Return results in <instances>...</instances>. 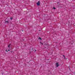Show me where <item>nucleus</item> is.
I'll use <instances>...</instances> for the list:
<instances>
[{
    "label": "nucleus",
    "instance_id": "f257e3e1",
    "mask_svg": "<svg viewBox=\"0 0 75 75\" xmlns=\"http://www.w3.org/2000/svg\"><path fill=\"white\" fill-rule=\"evenodd\" d=\"M37 6H40V2L38 1V2L37 3Z\"/></svg>",
    "mask_w": 75,
    "mask_h": 75
},
{
    "label": "nucleus",
    "instance_id": "f03ea898",
    "mask_svg": "<svg viewBox=\"0 0 75 75\" xmlns=\"http://www.w3.org/2000/svg\"><path fill=\"white\" fill-rule=\"evenodd\" d=\"M56 65L57 67H59V64H58V63H56Z\"/></svg>",
    "mask_w": 75,
    "mask_h": 75
},
{
    "label": "nucleus",
    "instance_id": "7ed1b4c3",
    "mask_svg": "<svg viewBox=\"0 0 75 75\" xmlns=\"http://www.w3.org/2000/svg\"><path fill=\"white\" fill-rule=\"evenodd\" d=\"M9 23V22L8 21H5V24H6V23H7H7Z\"/></svg>",
    "mask_w": 75,
    "mask_h": 75
},
{
    "label": "nucleus",
    "instance_id": "20e7f679",
    "mask_svg": "<svg viewBox=\"0 0 75 75\" xmlns=\"http://www.w3.org/2000/svg\"><path fill=\"white\" fill-rule=\"evenodd\" d=\"M10 45H11V44H9V45H8V47L9 48H10Z\"/></svg>",
    "mask_w": 75,
    "mask_h": 75
},
{
    "label": "nucleus",
    "instance_id": "39448f33",
    "mask_svg": "<svg viewBox=\"0 0 75 75\" xmlns=\"http://www.w3.org/2000/svg\"><path fill=\"white\" fill-rule=\"evenodd\" d=\"M63 57H64V59H65V56L63 55Z\"/></svg>",
    "mask_w": 75,
    "mask_h": 75
},
{
    "label": "nucleus",
    "instance_id": "423d86ee",
    "mask_svg": "<svg viewBox=\"0 0 75 75\" xmlns=\"http://www.w3.org/2000/svg\"><path fill=\"white\" fill-rule=\"evenodd\" d=\"M38 39L39 40H42L41 38H38Z\"/></svg>",
    "mask_w": 75,
    "mask_h": 75
},
{
    "label": "nucleus",
    "instance_id": "0eeeda50",
    "mask_svg": "<svg viewBox=\"0 0 75 75\" xmlns=\"http://www.w3.org/2000/svg\"><path fill=\"white\" fill-rule=\"evenodd\" d=\"M56 8H55V7H53V9H54V10Z\"/></svg>",
    "mask_w": 75,
    "mask_h": 75
},
{
    "label": "nucleus",
    "instance_id": "6e6552de",
    "mask_svg": "<svg viewBox=\"0 0 75 75\" xmlns=\"http://www.w3.org/2000/svg\"><path fill=\"white\" fill-rule=\"evenodd\" d=\"M11 20H12L13 19V18H10Z\"/></svg>",
    "mask_w": 75,
    "mask_h": 75
},
{
    "label": "nucleus",
    "instance_id": "1a4fd4ad",
    "mask_svg": "<svg viewBox=\"0 0 75 75\" xmlns=\"http://www.w3.org/2000/svg\"><path fill=\"white\" fill-rule=\"evenodd\" d=\"M6 52H8V51L7 50H6Z\"/></svg>",
    "mask_w": 75,
    "mask_h": 75
},
{
    "label": "nucleus",
    "instance_id": "9d476101",
    "mask_svg": "<svg viewBox=\"0 0 75 75\" xmlns=\"http://www.w3.org/2000/svg\"><path fill=\"white\" fill-rule=\"evenodd\" d=\"M41 44H42V45H43V43H41Z\"/></svg>",
    "mask_w": 75,
    "mask_h": 75
},
{
    "label": "nucleus",
    "instance_id": "9b49d317",
    "mask_svg": "<svg viewBox=\"0 0 75 75\" xmlns=\"http://www.w3.org/2000/svg\"><path fill=\"white\" fill-rule=\"evenodd\" d=\"M8 51H10V50H8Z\"/></svg>",
    "mask_w": 75,
    "mask_h": 75
},
{
    "label": "nucleus",
    "instance_id": "f8f14e48",
    "mask_svg": "<svg viewBox=\"0 0 75 75\" xmlns=\"http://www.w3.org/2000/svg\"><path fill=\"white\" fill-rule=\"evenodd\" d=\"M67 59V58H66V59Z\"/></svg>",
    "mask_w": 75,
    "mask_h": 75
},
{
    "label": "nucleus",
    "instance_id": "ddd939ff",
    "mask_svg": "<svg viewBox=\"0 0 75 75\" xmlns=\"http://www.w3.org/2000/svg\"><path fill=\"white\" fill-rule=\"evenodd\" d=\"M22 31H23V30H22Z\"/></svg>",
    "mask_w": 75,
    "mask_h": 75
},
{
    "label": "nucleus",
    "instance_id": "4468645a",
    "mask_svg": "<svg viewBox=\"0 0 75 75\" xmlns=\"http://www.w3.org/2000/svg\"><path fill=\"white\" fill-rule=\"evenodd\" d=\"M39 31H40V30H39Z\"/></svg>",
    "mask_w": 75,
    "mask_h": 75
}]
</instances>
